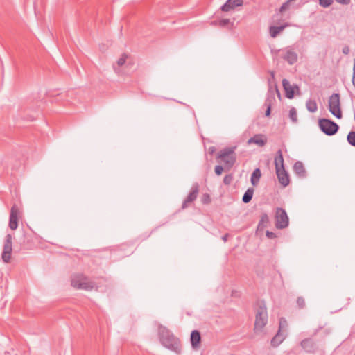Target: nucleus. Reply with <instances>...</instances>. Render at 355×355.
I'll return each mask as SVG.
<instances>
[{"label":"nucleus","mask_w":355,"mask_h":355,"mask_svg":"<svg viewBox=\"0 0 355 355\" xmlns=\"http://www.w3.org/2000/svg\"><path fill=\"white\" fill-rule=\"evenodd\" d=\"M243 0H227V1L220 7L223 12H229L236 7L242 6Z\"/></svg>","instance_id":"obj_16"},{"label":"nucleus","mask_w":355,"mask_h":355,"mask_svg":"<svg viewBox=\"0 0 355 355\" xmlns=\"http://www.w3.org/2000/svg\"><path fill=\"white\" fill-rule=\"evenodd\" d=\"M266 235L268 239H275L277 237L276 234L270 232L269 230H267L266 232Z\"/></svg>","instance_id":"obj_36"},{"label":"nucleus","mask_w":355,"mask_h":355,"mask_svg":"<svg viewBox=\"0 0 355 355\" xmlns=\"http://www.w3.org/2000/svg\"><path fill=\"white\" fill-rule=\"evenodd\" d=\"M289 117L293 123H296L297 122V111L295 107H291L290 109Z\"/></svg>","instance_id":"obj_28"},{"label":"nucleus","mask_w":355,"mask_h":355,"mask_svg":"<svg viewBox=\"0 0 355 355\" xmlns=\"http://www.w3.org/2000/svg\"><path fill=\"white\" fill-rule=\"evenodd\" d=\"M293 169L294 173L300 178H304L306 176V171L304 168V164L300 161L295 162Z\"/></svg>","instance_id":"obj_19"},{"label":"nucleus","mask_w":355,"mask_h":355,"mask_svg":"<svg viewBox=\"0 0 355 355\" xmlns=\"http://www.w3.org/2000/svg\"><path fill=\"white\" fill-rule=\"evenodd\" d=\"M351 0H336V1L342 5H348Z\"/></svg>","instance_id":"obj_38"},{"label":"nucleus","mask_w":355,"mask_h":355,"mask_svg":"<svg viewBox=\"0 0 355 355\" xmlns=\"http://www.w3.org/2000/svg\"><path fill=\"white\" fill-rule=\"evenodd\" d=\"M349 48L348 46H345L343 48V53H344L345 55H347L349 54Z\"/></svg>","instance_id":"obj_39"},{"label":"nucleus","mask_w":355,"mask_h":355,"mask_svg":"<svg viewBox=\"0 0 355 355\" xmlns=\"http://www.w3.org/2000/svg\"><path fill=\"white\" fill-rule=\"evenodd\" d=\"M306 109L311 113L317 111L318 105L315 100L309 99L306 103Z\"/></svg>","instance_id":"obj_26"},{"label":"nucleus","mask_w":355,"mask_h":355,"mask_svg":"<svg viewBox=\"0 0 355 355\" xmlns=\"http://www.w3.org/2000/svg\"><path fill=\"white\" fill-rule=\"evenodd\" d=\"M275 101V98L273 94L272 87L270 86L268 96L264 102V105L266 107V110L265 112L266 116H270L271 114V107L273 103Z\"/></svg>","instance_id":"obj_14"},{"label":"nucleus","mask_w":355,"mask_h":355,"mask_svg":"<svg viewBox=\"0 0 355 355\" xmlns=\"http://www.w3.org/2000/svg\"><path fill=\"white\" fill-rule=\"evenodd\" d=\"M347 142L353 147H355V131H350L347 136Z\"/></svg>","instance_id":"obj_27"},{"label":"nucleus","mask_w":355,"mask_h":355,"mask_svg":"<svg viewBox=\"0 0 355 355\" xmlns=\"http://www.w3.org/2000/svg\"><path fill=\"white\" fill-rule=\"evenodd\" d=\"M211 24L212 26H218V20L212 21L211 22Z\"/></svg>","instance_id":"obj_42"},{"label":"nucleus","mask_w":355,"mask_h":355,"mask_svg":"<svg viewBox=\"0 0 355 355\" xmlns=\"http://www.w3.org/2000/svg\"><path fill=\"white\" fill-rule=\"evenodd\" d=\"M282 320H283V318H282L280 320V324H282ZM280 331H281V325L279 326V329L278 330L277 334L271 340L270 343L272 347H277L284 341V337L280 334Z\"/></svg>","instance_id":"obj_21"},{"label":"nucleus","mask_w":355,"mask_h":355,"mask_svg":"<svg viewBox=\"0 0 355 355\" xmlns=\"http://www.w3.org/2000/svg\"><path fill=\"white\" fill-rule=\"evenodd\" d=\"M318 125L320 130L328 136L336 135L339 130V125L336 122L324 118L318 120Z\"/></svg>","instance_id":"obj_6"},{"label":"nucleus","mask_w":355,"mask_h":355,"mask_svg":"<svg viewBox=\"0 0 355 355\" xmlns=\"http://www.w3.org/2000/svg\"><path fill=\"white\" fill-rule=\"evenodd\" d=\"M352 84L355 87V59L354 60V65H353V76H352Z\"/></svg>","instance_id":"obj_37"},{"label":"nucleus","mask_w":355,"mask_h":355,"mask_svg":"<svg viewBox=\"0 0 355 355\" xmlns=\"http://www.w3.org/2000/svg\"><path fill=\"white\" fill-rule=\"evenodd\" d=\"M158 337L159 342L164 347L177 354H181L182 345L180 340L168 328L160 324L158 327Z\"/></svg>","instance_id":"obj_1"},{"label":"nucleus","mask_w":355,"mask_h":355,"mask_svg":"<svg viewBox=\"0 0 355 355\" xmlns=\"http://www.w3.org/2000/svg\"><path fill=\"white\" fill-rule=\"evenodd\" d=\"M275 169L284 168V157H283L282 151L281 149H279L276 153V155L275 157Z\"/></svg>","instance_id":"obj_22"},{"label":"nucleus","mask_w":355,"mask_h":355,"mask_svg":"<svg viewBox=\"0 0 355 355\" xmlns=\"http://www.w3.org/2000/svg\"><path fill=\"white\" fill-rule=\"evenodd\" d=\"M269 218L266 213H262L261 215L260 220L258 223L257 231L261 232L269 224Z\"/></svg>","instance_id":"obj_20"},{"label":"nucleus","mask_w":355,"mask_h":355,"mask_svg":"<svg viewBox=\"0 0 355 355\" xmlns=\"http://www.w3.org/2000/svg\"><path fill=\"white\" fill-rule=\"evenodd\" d=\"M261 176V173L260 169L259 168H255L251 175V178H250L251 184L253 186H257V184L259 183Z\"/></svg>","instance_id":"obj_24"},{"label":"nucleus","mask_w":355,"mask_h":355,"mask_svg":"<svg viewBox=\"0 0 355 355\" xmlns=\"http://www.w3.org/2000/svg\"><path fill=\"white\" fill-rule=\"evenodd\" d=\"M236 146L226 147L219 151L217 159H220L225 164V170H230L236 161L235 154Z\"/></svg>","instance_id":"obj_3"},{"label":"nucleus","mask_w":355,"mask_h":355,"mask_svg":"<svg viewBox=\"0 0 355 355\" xmlns=\"http://www.w3.org/2000/svg\"><path fill=\"white\" fill-rule=\"evenodd\" d=\"M19 214V208L17 205H13L10 209L9 217V227L12 230H15L18 227V215Z\"/></svg>","instance_id":"obj_11"},{"label":"nucleus","mask_w":355,"mask_h":355,"mask_svg":"<svg viewBox=\"0 0 355 355\" xmlns=\"http://www.w3.org/2000/svg\"><path fill=\"white\" fill-rule=\"evenodd\" d=\"M268 322V312L264 302L257 303L254 330L261 331Z\"/></svg>","instance_id":"obj_4"},{"label":"nucleus","mask_w":355,"mask_h":355,"mask_svg":"<svg viewBox=\"0 0 355 355\" xmlns=\"http://www.w3.org/2000/svg\"><path fill=\"white\" fill-rule=\"evenodd\" d=\"M225 168H223L222 166L220 165H217L216 166L215 168H214V171H215V173L217 175H220L223 171Z\"/></svg>","instance_id":"obj_35"},{"label":"nucleus","mask_w":355,"mask_h":355,"mask_svg":"<svg viewBox=\"0 0 355 355\" xmlns=\"http://www.w3.org/2000/svg\"><path fill=\"white\" fill-rule=\"evenodd\" d=\"M267 141V137L265 135L256 134L248 139V144H254L259 147H263L266 144Z\"/></svg>","instance_id":"obj_17"},{"label":"nucleus","mask_w":355,"mask_h":355,"mask_svg":"<svg viewBox=\"0 0 355 355\" xmlns=\"http://www.w3.org/2000/svg\"><path fill=\"white\" fill-rule=\"evenodd\" d=\"M201 202L202 204H209L211 202L209 194L204 193L201 198Z\"/></svg>","instance_id":"obj_34"},{"label":"nucleus","mask_w":355,"mask_h":355,"mask_svg":"<svg viewBox=\"0 0 355 355\" xmlns=\"http://www.w3.org/2000/svg\"><path fill=\"white\" fill-rule=\"evenodd\" d=\"M354 120H355V115H354Z\"/></svg>","instance_id":"obj_46"},{"label":"nucleus","mask_w":355,"mask_h":355,"mask_svg":"<svg viewBox=\"0 0 355 355\" xmlns=\"http://www.w3.org/2000/svg\"><path fill=\"white\" fill-rule=\"evenodd\" d=\"M296 303H297L298 308L300 309H304L305 307V305H306L305 300L302 296H300L297 298Z\"/></svg>","instance_id":"obj_32"},{"label":"nucleus","mask_w":355,"mask_h":355,"mask_svg":"<svg viewBox=\"0 0 355 355\" xmlns=\"http://www.w3.org/2000/svg\"><path fill=\"white\" fill-rule=\"evenodd\" d=\"M275 170L279 184L284 188L287 187L290 183V178L288 172L285 170V168H277Z\"/></svg>","instance_id":"obj_13"},{"label":"nucleus","mask_w":355,"mask_h":355,"mask_svg":"<svg viewBox=\"0 0 355 355\" xmlns=\"http://www.w3.org/2000/svg\"><path fill=\"white\" fill-rule=\"evenodd\" d=\"M302 349L307 353H315L318 349L315 342L311 338H305L300 343Z\"/></svg>","instance_id":"obj_12"},{"label":"nucleus","mask_w":355,"mask_h":355,"mask_svg":"<svg viewBox=\"0 0 355 355\" xmlns=\"http://www.w3.org/2000/svg\"><path fill=\"white\" fill-rule=\"evenodd\" d=\"M71 285L76 289L92 291L96 284L94 282L82 273L75 274L71 276Z\"/></svg>","instance_id":"obj_2"},{"label":"nucleus","mask_w":355,"mask_h":355,"mask_svg":"<svg viewBox=\"0 0 355 355\" xmlns=\"http://www.w3.org/2000/svg\"><path fill=\"white\" fill-rule=\"evenodd\" d=\"M198 193H199V184H198V183L196 182V183L193 184L188 196L183 201L182 205V209H184L187 208L191 202L195 201L198 197Z\"/></svg>","instance_id":"obj_10"},{"label":"nucleus","mask_w":355,"mask_h":355,"mask_svg":"<svg viewBox=\"0 0 355 355\" xmlns=\"http://www.w3.org/2000/svg\"><path fill=\"white\" fill-rule=\"evenodd\" d=\"M234 176L232 174H227L223 178V183L226 185H229L233 181Z\"/></svg>","instance_id":"obj_33"},{"label":"nucleus","mask_w":355,"mask_h":355,"mask_svg":"<svg viewBox=\"0 0 355 355\" xmlns=\"http://www.w3.org/2000/svg\"><path fill=\"white\" fill-rule=\"evenodd\" d=\"M328 109L331 114L338 119H340L343 117L340 107V96L338 93H334L329 96Z\"/></svg>","instance_id":"obj_5"},{"label":"nucleus","mask_w":355,"mask_h":355,"mask_svg":"<svg viewBox=\"0 0 355 355\" xmlns=\"http://www.w3.org/2000/svg\"><path fill=\"white\" fill-rule=\"evenodd\" d=\"M216 150V148L214 146H211L209 148V154L212 155Z\"/></svg>","instance_id":"obj_40"},{"label":"nucleus","mask_w":355,"mask_h":355,"mask_svg":"<svg viewBox=\"0 0 355 355\" xmlns=\"http://www.w3.org/2000/svg\"><path fill=\"white\" fill-rule=\"evenodd\" d=\"M218 24L219 27L224 28L230 24L233 26V23H230V19H221L218 20Z\"/></svg>","instance_id":"obj_30"},{"label":"nucleus","mask_w":355,"mask_h":355,"mask_svg":"<svg viewBox=\"0 0 355 355\" xmlns=\"http://www.w3.org/2000/svg\"><path fill=\"white\" fill-rule=\"evenodd\" d=\"M254 194V189L253 188H248L246 191L244 193L243 197H242V201L244 203H248L250 202L253 197Z\"/></svg>","instance_id":"obj_25"},{"label":"nucleus","mask_w":355,"mask_h":355,"mask_svg":"<svg viewBox=\"0 0 355 355\" xmlns=\"http://www.w3.org/2000/svg\"><path fill=\"white\" fill-rule=\"evenodd\" d=\"M190 341L193 349H198L201 343V335L198 330H193L191 333Z\"/></svg>","instance_id":"obj_18"},{"label":"nucleus","mask_w":355,"mask_h":355,"mask_svg":"<svg viewBox=\"0 0 355 355\" xmlns=\"http://www.w3.org/2000/svg\"><path fill=\"white\" fill-rule=\"evenodd\" d=\"M12 235L10 234H8L5 238V242L1 254L2 259L5 263H9L11 258V254L12 251Z\"/></svg>","instance_id":"obj_9"},{"label":"nucleus","mask_w":355,"mask_h":355,"mask_svg":"<svg viewBox=\"0 0 355 355\" xmlns=\"http://www.w3.org/2000/svg\"><path fill=\"white\" fill-rule=\"evenodd\" d=\"M282 85L285 90V96L288 99H292L294 98L295 96V88L297 89H299V87L297 85H294V86H291L290 85L289 81L284 78L282 80Z\"/></svg>","instance_id":"obj_15"},{"label":"nucleus","mask_w":355,"mask_h":355,"mask_svg":"<svg viewBox=\"0 0 355 355\" xmlns=\"http://www.w3.org/2000/svg\"><path fill=\"white\" fill-rule=\"evenodd\" d=\"M128 58V55L127 53H122L121 57L117 60V64L119 67H122L123 65L125 64Z\"/></svg>","instance_id":"obj_29"},{"label":"nucleus","mask_w":355,"mask_h":355,"mask_svg":"<svg viewBox=\"0 0 355 355\" xmlns=\"http://www.w3.org/2000/svg\"><path fill=\"white\" fill-rule=\"evenodd\" d=\"M277 51L279 53L280 58L287 62L290 65H293L297 62L298 55L293 46H289L279 49Z\"/></svg>","instance_id":"obj_7"},{"label":"nucleus","mask_w":355,"mask_h":355,"mask_svg":"<svg viewBox=\"0 0 355 355\" xmlns=\"http://www.w3.org/2000/svg\"><path fill=\"white\" fill-rule=\"evenodd\" d=\"M229 237V234H225V235H223L222 236V240L224 241V242H226L227 241V239Z\"/></svg>","instance_id":"obj_41"},{"label":"nucleus","mask_w":355,"mask_h":355,"mask_svg":"<svg viewBox=\"0 0 355 355\" xmlns=\"http://www.w3.org/2000/svg\"><path fill=\"white\" fill-rule=\"evenodd\" d=\"M275 92H277V95L279 96H280V93H279V92L278 90L277 85L276 84L275 85Z\"/></svg>","instance_id":"obj_43"},{"label":"nucleus","mask_w":355,"mask_h":355,"mask_svg":"<svg viewBox=\"0 0 355 355\" xmlns=\"http://www.w3.org/2000/svg\"><path fill=\"white\" fill-rule=\"evenodd\" d=\"M120 251H121V249H120V250H118L114 251V252H119Z\"/></svg>","instance_id":"obj_45"},{"label":"nucleus","mask_w":355,"mask_h":355,"mask_svg":"<svg viewBox=\"0 0 355 355\" xmlns=\"http://www.w3.org/2000/svg\"><path fill=\"white\" fill-rule=\"evenodd\" d=\"M319 5L322 8L329 7L334 2V0H318Z\"/></svg>","instance_id":"obj_31"},{"label":"nucleus","mask_w":355,"mask_h":355,"mask_svg":"<svg viewBox=\"0 0 355 355\" xmlns=\"http://www.w3.org/2000/svg\"><path fill=\"white\" fill-rule=\"evenodd\" d=\"M270 76L272 78H275V72L271 71H270Z\"/></svg>","instance_id":"obj_44"},{"label":"nucleus","mask_w":355,"mask_h":355,"mask_svg":"<svg viewBox=\"0 0 355 355\" xmlns=\"http://www.w3.org/2000/svg\"><path fill=\"white\" fill-rule=\"evenodd\" d=\"M287 24H285L284 25H282V26H272L270 27L269 28V33H270V35L275 38L282 31H283L286 26H287Z\"/></svg>","instance_id":"obj_23"},{"label":"nucleus","mask_w":355,"mask_h":355,"mask_svg":"<svg viewBox=\"0 0 355 355\" xmlns=\"http://www.w3.org/2000/svg\"><path fill=\"white\" fill-rule=\"evenodd\" d=\"M275 227L277 229H284L288 226L289 218L286 211L282 207H277L275 211Z\"/></svg>","instance_id":"obj_8"}]
</instances>
